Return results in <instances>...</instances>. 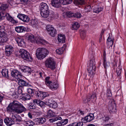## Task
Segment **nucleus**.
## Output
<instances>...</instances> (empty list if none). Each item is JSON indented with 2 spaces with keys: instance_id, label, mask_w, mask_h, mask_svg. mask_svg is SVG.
<instances>
[{
  "instance_id": "f257e3e1",
  "label": "nucleus",
  "mask_w": 126,
  "mask_h": 126,
  "mask_svg": "<svg viewBox=\"0 0 126 126\" xmlns=\"http://www.w3.org/2000/svg\"><path fill=\"white\" fill-rule=\"evenodd\" d=\"M26 110L22 104L18 101L15 100L10 103L7 108V112H13L18 114Z\"/></svg>"
},
{
  "instance_id": "f03ea898",
  "label": "nucleus",
  "mask_w": 126,
  "mask_h": 126,
  "mask_svg": "<svg viewBox=\"0 0 126 126\" xmlns=\"http://www.w3.org/2000/svg\"><path fill=\"white\" fill-rule=\"evenodd\" d=\"M95 64V58L93 56L92 59L90 61L89 64L87 68V70L89 74L88 76L86 75H85V79H89L90 78L92 77V76L95 74L96 67Z\"/></svg>"
},
{
  "instance_id": "7ed1b4c3",
  "label": "nucleus",
  "mask_w": 126,
  "mask_h": 126,
  "mask_svg": "<svg viewBox=\"0 0 126 126\" xmlns=\"http://www.w3.org/2000/svg\"><path fill=\"white\" fill-rule=\"evenodd\" d=\"M49 53V51L44 48H37L36 51V57L38 59L41 60L45 58Z\"/></svg>"
},
{
  "instance_id": "20e7f679",
  "label": "nucleus",
  "mask_w": 126,
  "mask_h": 126,
  "mask_svg": "<svg viewBox=\"0 0 126 126\" xmlns=\"http://www.w3.org/2000/svg\"><path fill=\"white\" fill-rule=\"evenodd\" d=\"M8 7V5L5 4H0V13H2L3 12H4L6 15L4 17L6 16V19L8 21L14 24L16 23V21L14 20L13 18L10 16L8 13H6L5 10Z\"/></svg>"
},
{
  "instance_id": "39448f33",
  "label": "nucleus",
  "mask_w": 126,
  "mask_h": 126,
  "mask_svg": "<svg viewBox=\"0 0 126 126\" xmlns=\"http://www.w3.org/2000/svg\"><path fill=\"white\" fill-rule=\"evenodd\" d=\"M19 55L25 60L27 61H31L32 60V58L30 53L25 50L23 49H20L19 51Z\"/></svg>"
},
{
  "instance_id": "423d86ee",
  "label": "nucleus",
  "mask_w": 126,
  "mask_h": 126,
  "mask_svg": "<svg viewBox=\"0 0 126 126\" xmlns=\"http://www.w3.org/2000/svg\"><path fill=\"white\" fill-rule=\"evenodd\" d=\"M50 78L49 77H47L45 79V84L52 90L57 89L59 87V84L57 83L52 82L49 80Z\"/></svg>"
},
{
  "instance_id": "0eeeda50",
  "label": "nucleus",
  "mask_w": 126,
  "mask_h": 126,
  "mask_svg": "<svg viewBox=\"0 0 126 126\" xmlns=\"http://www.w3.org/2000/svg\"><path fill=\"white\" fill-rule=\"evenodd\" d=\"M45 65L47 67L54 70L55 68V63L54 60L51 58L47 59L45 62Z\"/></svg>"
},
{
  "instance_id": "6e6552de",
  "label": "nucleus",
  "mask_w": 126,
  "mask_h": 126,
  "mask_svg": "<svg viewBox=\"0 0 126 126\" xmlns=\"http://www.w3.org/2000/svg\"><path fill=\"white\" fill-rule=\"evenodd\" d=\"M46 29L48 34L52 37H54L57 34L56 30L51 25H47L46 27Z\"/></svg>"
},
{
  "instance_id": "1a4fd4ad",
  "label": "nucleus",
  "mask_w": 126,
  "mask_h": 126,
  "mask_svg": "<svg viewBox=\"0 0 126 126\" xmlns=\"http://www.w3.org/2000/svg\"><path fill=\"white\" fill-rule=\"evenodd\" d=\"M116 104L114 100L113 99L110 100L109 102L108 105V109L112 113L116 111Z\"/></svg>"
},
{
  "instance_id": "9d476101",
  "label": "nucleus",
  "mask_w": 126,
  "mask_h": 126,
  "mask_svg": "<svg viewBox=\"0 0 126 126\" xmlns=\"http://www.w3.org/2000/svg\"><path fill=\"white\" fill-rule=\"evenodd\" d=\"M16 118V116L13 115L12 118L7 117L5 118L4 122L7 126H11L15 124V119Z\"/></svg>"
},
{
  "instance_id": "9b49d317",
  "label": "nucleus",
  "mask_w": 126,
  "mask_h": 126,
  "mask_svg": "<svg viewBox=\"0 0 126 126\" xmlns=\"http://www.w3.org/2000/svg\"><path fill=\"white\" fill-rule=\"evenodd\" d=\"M35 94L37 98L41 99H44L48 95V93L45 92L36 91Z\"/></svg>"
},
{
  "instance_id": "f8f14e48",
  "label": "nucleus",
  "mask_w": 126,
  "mask_h": 126,
  "mask_svg": "<svg viewBox=\"0 0 126 126\" xmlns=\"http://www.w3.org/2000/svg\"><path fill=\"white\" fill-rule=\"evenodd\" d=\"M94 118L93 114L90 113L89 115H88L83 118L82 119V120L84 123H85L86 122H89L91 121Z\"/></svg>"
},
{
  "instance_id": "ddd939ff",
  "label": "nucleus",
  "mask_w": 126,
  "mask_h": 126,
  "mask_svg": "<svg viewBox=\"0 0 126 126\" xmlns=\"http://www.w3.org/2000/svg\"><path fill=\"white\" fill-rule=\"evenodd\" d=\"M15 30L18 33H21L26 31H29L30 29H28V28L25 27L23 26H19L16 27Z\"/></svg>"
},
{
  "instance_id": "4468645a",
  "label": "nucleus",
  "mask_w": 126,
  "mask_h": 126,
  "mask_svg": "<svg viewBox=\"0 0 126 126\" xmlns=\"http://www.w3.org/2000/svg\"><path fill=\"white\" fill-rule=\"evenodd\" d=\"M5 54L8 56H9L11 55L13 51V47L10 45H7L5 46Z\"/></svg>"
},
{
  "instance_id": "2eb2a0df",
  "label": "nucleus",
  "mask_w": 126,
  "mask_h": 126,
  "mask_svg": "<svg viewBox=\"0 0 126 126\" xmlns=\"http://www.w3.org/2000/svg\"><path fill=\"white\" fill-rule=\"evenodd\" d=\"M17 17L20 19L24 22H27L29 20V18L28 16L24 14H19Z\"/></svg>"
},
{
  "instance_id": "dca6fc26",
  "label": "nucleus",
  "mask_w": 126,
  "mask_h": 126,
  "mask_svg": "<svg viewBox=\"0 0 126 126\" xmlns=\"http://www.w3.org/2000/svg\"><path fill=\"white\" fill-rule=\"evenodd\" d=\"M11 75L13 77L18 79L22 76L21 73L17 70H14L11 72Z\"/></svg>"
},
{
  "instance_id": "f3484780",
  "label": "nucleus",
  "mask_w": 126,
  "mask_h": 126,
  "mask_svg": "<svg viewBox=\"0 0 126 126\" xmlns=\"http://www.w3.org/2000/svg\"><path fill=\"white\" fill-rule=\"evenodd\" d=\"M15 40L19 46L22 47L25 45L24 40L22 38L20 37H17L16 38Z\"/></svg>"
},
{
  "instance_id": "a211bd4d",
  "label": "nucleus",
  "mask_w": 126,
  "mask_h": 126,
  "mask_svg": "<svg viewBox=\"0 0 126 126\" xmlns=\"http://www.w3.org/2000/svg\"><path fill=\"white\" fill-rule=\"evenodd\" d=\"M35 43H36L37 44L45 43L47 44L48 43L45 40H43L41 37L39 36H36L35 37Z\"/></svg>"
},
{
  "instance_id": "6ab92c4d",
  "label": "nucleus",
  "mask_w": 126,
  "mask_h": 126,
  "mask_svg": "<svg viewBox=\"0 0 126 126\" xmlns=\"http://www.w3.org/2000/svg\"><path fill=\"white\" fill-rule=\"evenodd\" d=\"M41 11H44L49 10L47 4L45 3H41L39 6Z\"/></svg>"
},
{
  "instance_id": "aec40b11",
  "label": "nucleus",
  "mask_w": 126,
  "mask_h": 126,
  "mask_svg": "<svg viewBox=\"0 0 126 126\" xmlns=\"http://www.w3.org/2000/svg\"><path fill=\"white\" fill-rule=\"evenodd\" d=\"M60 0H51V4L52 6L58 8L61 4Z\"/></svg>"
},
{
  "instance_id": "412c9836",
  "label": "nucleus",
  "mask_w": 126,
  "mask_h": 126,
  "mask_svg": "<svg viewBox=\"0 0 126 126\" xmlns=\"http://www.w3.org/2000/svg\"><path fill=\"white\" fill-rule=\"evenodd\" d=\"M8 40L7 36L0 35V45H3V43L6 42Z\"/></svg>"
},
{
  "instance_id": "4be33fe9",
  "label": "nucleus",
  "mask_w": 126,
  "mask_h": 126,
  "mask_svg": "<svg viewBox=\"0 0 126 126\" xmlns=\"http://www.w3.org/2000/svg\"><path fill=\"white\" fill-rule=\"evenodd\" d=\"M18 84L21 86H29V84L28 83H26L24 80L18 79Z\"/></svg>"
},
{
  "instance_id": "5701e85b",
  "label": "nucleus",
  "mask_w": 126,
  "mask_h": 126,
  "mask_svg": "<svg viewBox=\"0 0 126 126\" xmlns=\"http://www.w3.org/2000/svg\"><path fill=\"white\" fill-rule=\"evenodd\" d=\"M66 47V45H64L62 47L57 49L56 50V53L59 55L62 54Z\"/></svg>"
},
{
  "instance_id": "b1692460",
  "label": "nucleus",
  "mask_w": 126,
  "mask_h": 126,
  "mask_svg": "<svg viewBox=\"0 0 126 126\" xmlns=\"http://www.w3.org/2000/svg\"><path fill=\"white\" fill-rule=\"evenodd\" d=\"M36 122L40 124H42L45 123L46 121V118L44 117L37 118L36 119Z\"/></svg>"
},
{
  "instance_id": "393cba45",
  "label": "nucleus",
  "mask_w": 126,
  "mask_h": 126,
  "mask_svg": "<svg viewBox=\"0 0 126 126\" xmlns=\"http://www.w3.org/2000/svg\"><path fill=\"white\" fill-rule=\"evenodd\" d=\"M65 37L64 35L60 34L58 36V40L59 42L63 43L65 42Z\"/></svg>"
},
{
  "instance_id": "a878e982",
  "label": "nucleus",
  "mask_w": 126,
  "mask_h": 126,
  "mask_svg": "<svg viewBox=\"0 0 126 126\" xmlns=\"http://www.w3.org/2000/svg\"><path fill=\"white\" fill-rule=\"evenodd\" d=\"M68 122V119H63L61 120L60 122L57 123L56 124L57 126H64Z\"/></svg>"
},
{
  "instance_id": "bb28decb",
  "label": "nucleus",
  "mask_w": 126,
  "mask_h": 126,
  "mask_svg": "<svg viewBox=\"0 0 126 126\" xmlns=\"http://www.w3.org/2000/svg\"><path fill=\"white\" fill-rule=\"evenodd\" d=\"M49 10L44 11H41L40 14L41 16L44 18L47 17L49 15Z\"/></svg>"
},
{
  "instance_id": "cd10ccee",
  "label": "nucleus",
  "mask_w": 126,
  "mask_h": 126,
  "mask_svg": "<svg viewBox=\"0 0 126 126\" xmlns=\"http://www.w3.org/2000/svg\"><path fill=\"white\" fill-rule=\"evenodd\" d=\"M1 73L3 76L6 78L8 77V70L6 68L2 69Z\"/></svg>"
},
{
  "instance_id": "c85d7f7f",
  "label": "nucleus",
  "mask_w": 126,
  "mask_h": 126,
  "mask_svg": "<svg viewBox=\"0 0 126 126\" xmlns=\"http://www.w3.org/2000/svg\"><path fill=\"white\" fill-rule=\"evenodd\" d=\"M0 35H2L4 36L5 35L7 36V35L4 29V27L3 26H0Z\"/></svg>"
},
{
  "instance_id": "c756f323",
  "label": "nucleus",
  "mask_w": 126,
  "mask_h": 126,
  "mask_svg": "<svg viewBox=\"0 0 126 126\" xmlns=\"http://www.w3.org/2000/svg\"><path fill=\"white\" fill-rule=\"evenodd\" d=\"M26 126H32L35 125V123L33 122L32 120H27L24 122Z\"/></svg>"
},
{
  "instance_id": "7c9ffc66",
  "label": "nucleus",
  "mask_w": 126,
  "mask_h": 126,
  "mask_svg": "<svg viewBox=\"0 0 126 126\" xmlns=\"http://www.w3.org/2000/svg\"><path fill=\"white\" fill-rule=\"evenodd\" d=\"M22 70L25 72H27L30 74L32 72L31 69L28 66H25L23 69H22Z\"/></svg>"
},
{
  "instance_id": "2f4dec72",
  "label": "nucleus",
  "mask_w": 126,
  "mask_h": 126,
  "mask_svg": "<svg viewBox=\"0 0 126 126\" xmlns=\"http://www.w3.org/2000/svg\"><path fill=\"white\" fill-rule=\"evenodd\" d=\"M47 116L49 117L55 116L54 112L50 110H49L47 112Z\"/></svg>"
},
{
  "instance_id": "473e14b6",
  "label": "nucleus",
  "mask_w": 126,
  "mask_h": 126,
  "mask_svg": "<svg viewBox=\"0 0 126 126\" xmlns=\"http://www.w3.org/2000/svg\"><path fill=\"white\" fill-rule=\"evenodd\" d=\"M28 39L32 43H35V37H34L33 35L31 34L29 35L28 36Z\"/></svg>"
},
{
  "instance_id": "72a5a7b5",
  "label": "nucleus",
  "mask_w": 126,
  "mask_h": 126,
  "mask_svg": "<svg viewBox=\"0 0 126 126\" xmlns=\"http://www.w3.org/2000/svg\"><path fill=\"white\" fill-rule=\"evenodd\" d=\"M73 2L76 5H82L85 3L84 0H74Z\"/></svg>"
},
{
  "instance_id": "f704fd0d",
  "label": "nucleus",
  "mask_w": 126,
  "mask_h": 126,
  "mask_svg": "<svg viewBox=\"0 0 126 126\" xmlns=\"http://www.w3.org/2000/svg\"><path fill=\"white\" fill-rule=\"evenodd\" d=\"M62 119V118L61 117L57 116L55 118L50 119H49V121L50 123H53L58 120Z\"/></svg>"
},
{
  "instance_id": "c9c22d12",
  "label": "nucleus",
  "mask_w": 126,
  "mask_h": 126,
  "mask_svg": "<svg viewBox=\"0 0 126 126\" xmlns=\"http://www.w3.org/2000/svg\"><path fill=\"white\" fill-rule=\"evenodd\" d=\"M79 27V24L77 22H75L73 25L72 27V30H76Z\"/></svg>"
},
{
  "instance_id": "e433bc0d",
  "label": "nucleus",
  "mask_w": 126,
  "mask_h": 126,
  "mask_svg": "<svg viewBox=\"0 0 126 126\" xmlns=\"http://www.w3.org/2000/svg\"><path fill=\"white\" fill-rule=\"evenodd\" d=\"M31 25L34 27L36 26L37 23L36 20L35 19H32L30 20Z\"/></svg>"
},
{
  "instance_id": "4c0bfd02",
  "label": "nucleus",
  "mask_w": 126,
  "mask_h": 126,
  "mask_svg": "<svg viewBox=\"0 0 126 126\" xmlns=\"http://www.w3.org/2000/svg\"><path fill=\"white\" fill-rule=\"evenodd\" d=\"M122 71V68L120 65H119L118 68L116 70V72L118 76H120L121 75V73Z\"/></svg>"
},
{
  "instance_id": "58836bf2",
  "label": "nucleus",
  "mask_w": 126,
  "mask_h": 126,
  "mask_svg": "<svg viewBox=\"0 0 126 126\" xmlns=\"http://www.w3.org/2000/svg\"><path fill=\"white\" fill-rule=\"evenodd\" d=\"M88 96H89V97L91 99V101H95L96 100V94L95 93V92H94L92 95H88Z\"/></svg>"
},
{
  "instance_id": "ea45409f",
  "label": "nucleus",
  "mask_w": 126,
  "mask_h": 126,
  "mask_svg": "<svg viewBox=\"0 0 126 126\" xmlns=\"http://www.w3.org/2000/svg\"><path fill=\"white\" fill-rule=\"evenodd\" d=\"M65 14L66 16L68 17H74V14L72 11H70L66 12Z\"/></svg>"
},
{
  "instance_id": "a19ab883",
  "label": "nucleus",
  "mask_w": 126,
  "mask_h": 126,
  "mask_svg": "<svg viewBox=\"0 0 126 126\" xmlns=\"http://www.w3.org/2000/svg\"><path fill=\"white\" fill-rule=\"evenodd\" d=\"M18 90H17V93L18 94H22V95H23V94H24L23 93V87L22 86H19L18 87Z\"/></svg>"
},
{
  "instance_id": "79ce46f5",
  "label": "nucleus",
  "mask_w": 126,
  "mask_h": 126,
  "mask_svg": "<svg viewBox=\"0 0 126 126\" xmlns=\"http://www.w3.org/2000/svg\"><path fill=\"white\" fill-rule=\"evenodd\" d=\"M83 125V123L82 122H79L72 124L71 126H82Z\"/></svg>"
},
{
  "instance_id": "37998d69",
  "label": "nucleus",
  "mask_w": 126,
  "mask_h": 126,
  "mask_svg": "<svg viewBox=\"0 0 126 126\" xmlns=\"http://www.w3.org/2000/svg\"><path fill=\"white\" fill-rule=\"evenodd\" d=\"M103 9L101 7L96 8L94 9L93 11L94 12L96 13H99L103 10Z\"/></svg>"
},
{
  "instance_id": "c03bdc74",
  "label": "nucleus",
  "mask_w": 126,
  "mask_h": 126,
  "mask_svg": "<svg viewBox=\"0 0 126 126\" xmlns=\"http://www.w3.org/2000/svg\"><path fill=\"white\" fill-rule=\"evenodd\" d=\"M22 97L25 100H29L30 99V95L27 93H24L23 94Z\"/></svg>"
},
{
  "instance_id": "a18cd8bd",
  "label": "nucleus",
  "mask_w": 126,
  "mask_h": 126,
  "mask_svg": "<svg viewBox=\"0 0 126 126\" xmlns=\"http://www.w3.org/2000/svg\"><path fill=\"white\" fill-rule=\"evenodd\" d=\"M80 36L82 39H84L86 36L85 31L84 30H82L80 32Z\"/></svg>"
},
{
  "instance_id": "49530a36",
  "label": "nucleus",
  "mask_w": 126,
  "mask_h": 126,
  "mask_svg": "<svg viewBox=\"0 0 126 126\" xmlns=\"http://www.w3.org/2000/svg\"><path fill=\"white\" fill-rule=\"evenodd\" d=\"M54 101L52 99H49L47 101L46 103V105L49 106H50V105H51L53 103Z\"/></svg>"
},
{
  "instance_id": "de8ad7c7",
  "label": "nucleus",
  "mask_w": 126,
  "mask_h": 126,
  "mask_svg": "<svg viewBox=\"0 0 126 126\" xmlns=\"http://www.w3.org/2000/svg\"><path fill=\"white\" fill-rule=\"evenodd\" d=\"M56 14L53 11H50L49 13V16L51 18H54Z\"/></svg>"
},
{
  "instance_id": "09e8293b",
  "label": "nucleus",
  "mask_w": 126,
  "mask_h": 126,
  "mask_svg": "<svg viewBox=\"0 0 126 126\" xmlns=\"http://www.w3.org/2000/svg\"><path fill=\"white\" fill-rule=\"evenodd\" d=\"M63 5H66L71 3L72 0H61Z\"/></svg>"
},
{
  "instance_id": "8fccbe9b",
  "label": "nucleus",
  "mask_w": 126,
  "mask_h": 126,
  "mask_svg": "<svg viewBox=\"0 0 126 126\" xmlns=\"http://www.w3.org/2000/svg\"><path fill=\"white\" fill-rule=\"evenodd\" d=\"M90 100L91 99L89 97V96L88 95L87 97H85L84 98L83 100V103H86Z\"/></svg>"
},
{
  "instance_id": "3c124183",
  "label": "nucleus",
  "mask_w": 126,
  "mask_h": 126,
  "mask_svg": "<svg viewBox=\"0 0 126 126\" xmlns=\"http://www.w3.org/2000/svg\"><path fill=\"white\" fill-rule=\"evenodd\" d=\"M28 93L31 94V95L33 96L34 94V93L35 92L34 90H33L31 88H29L28 90Z\"/></svg>"
},
{
  "instance_id": "603ef678",
  "label": "nucleus",
  "mask_w": 126,
  "mask_h": 126,
  "mask_svg": "<svg viewBox=\"0 0 126 126\" xmlns=\"http://www.w3.org/2000/svg\"><path fill=\"white\" fill-rule=\"evenodd\" d=\"M28 108L29 109H35L36 107L35 105H34L32 103L31 104L28 105Z\"/></svg>"
},
{
  "instance_id": "864d4df0",
  "label": "nucleus",
  "mask_w": 126,
  "mask_h": 126,
  "mask_svg": "<svg viewBox=\"0 0 126 126\" xmlns=\"http://www.w3.org/2000/svg\"><path fill=\"white\" fill-rule=\"evenodd\" d=\"M85 9L86 10L85 12H89L91 11V8L90 5H88L85 6Z\"/></svg>"
},
{
  "instance_id": "5fc2aeb1",
  "label": "nucleus",
  "mask_w": 126,
  "mask_h": 126,
  "mask_svg": "<svg viewBox=\"0 0 126 126\" xmlns=\"http://www.w3.org/2000/svg\"><path fill=\"white\" fill-rule=\"evenodd\" d=\"M107 43L108 48L111 49L113 45V42H107Z\"/></svg>"
},
{
  "instance_id": "6e6d98bb",
  "label": "nucleus",
  "mask_w": 126,
  "mask_h": 126,
  "mask_svg": "<svg viewBox=\"0 0 126 126\" xmlns=\"http://www.w3.org/2000/svg\"><path fill=\"white\" fill-rule=\"evenodd\" d=\"M50 105L49 107H50L53 109H55L57 107V104L54 101L53 102V103L51 105Z\"/></svg>"
},
{
  "instance_id": "4d7b16f0",
  "label": "nucleus",
  "mask_w": 126,
  "mask_h": 126,
  "mask_svg": "<svg viewBox=\"0 0 126 126\" xmlns=\"http://www.w3.org/2000/svg\"><path fill=\"white\" fill-rule=\"evenodd\" d=\"M74 17L80 18L81 16V15L80 13H74Z\"/></svg>"
},
{
  "instance_id": "13d9d810",
  "label": "nucleus",
  "mask_w": 126,
  "mask_h": 126,
  "mask_svg": "<svg viewBox=\"0 0 126 126\" xmlns=\"http://www.w3.org/2000/svg\"><path fill=\"white\" fill-rule=\"evenodd\" d=\"M107 95L108 97H110L112 95V93L110 89H107Z\"/></svg>"
},
{
  "instance_id": "bf43d9fd",
  "label": "nucleus",
  "mask_w": 126,
  "mask_h": 126,
  "mask_svg": "<svg viewBox=\"0 0 126 126\" xmlns=\"http://www.w3.org/2000/svg\"><path fill=\"white\" fill-rule=\"evenodd\" d=\"M103 65L104 68L106 69L108 68L110 65V64L109 62H107L103 64Z\"/></svg>"
},
{
  "instance_id": "052dcab7",
  "label": "nucleus",
  "mask_w": 126,
  "mask_h": 126,
  "mask_svg": "<svg viewBox=\"0 0 126 126\" xmlns=\"http://www.w3.org/2000/svg\"><path fill=\"white\" fill-rule=\"evenodd\" d=\"M20 2L18 3L17 4H21L24 5L27 4L28 0H19Z\"/></svg>"
},
{
  "instance_id": "680f3d73",
  "label": "nucleus",
  "mask_w": 126,
  "mask_h": 126,
  "mask_svg": "<svg viewBox=\"0 0 126 126\" xmlns=\"http://www.w3.org/2000/svg\"><path fill=\"white\" fill-rule=\"evenodd\" d=\"M113 38L111 37L109 35V36L107 39V42H113Z\"/></svg>"
},
{
  "instance_id": "e2e57ef3",
  "label": "nucleus",
  "mask_w": 126,
  "mask_h": 126,
  "mask_svg": "<svg viewBox=\"0 0 126 126\" xmlns=\"http://www.w3.org/2000/svg\"><path fill=\"white\" fill-rule=\"evenodd\" d=\"M40 100L38 99H35L34 100H33V102L34 104H36L37 105H38Z\"/></svg>"
},
{
  "instance_id": "0e129e2a",
  "label": "nucleus",
  "mask_w": 126,
  "mask_h": 126,
  "mask_svg": "<svg viewBox=\"0 0 126 126\" xmlns=\"http://www.w3.org/2000/svg\"><path fill=\"white\" fill-rule=\"evenodd\" d=\"M110 119V118L109 116H107L105 117L104 120L106 122L108 121Z\"/></svg>"
},
{
  "instance_id": "69168bd1",
  "label": "nucleus",
  "mask_w": 126,
  "mask_h": 126,
  "mask_svg": "<svg viewBox=\"0 0 126 126\" xmlns=\"http://www.w3.org/2000/svg\"><path fill=\"white\" fill-rule=\"evenodd\" d=\"M44 102L43 101L40 100L38 105L40 106L41 107H42L44 105Z\"/></svg>"
},
{
  "instance_id": "338daca9",
  "label": "nucleus",
  "mask_w": 126,
  "mask_h": 126,
  "mask_svg": "<svg viewBox=\"0 0 126 126\" xmlns=\"http://www.w3.org/2000/svg\"><path fill=\"white\" fill-rule=\"evenodd\" d=\"M105 31V30H104V29H102L101 34H100V36H102L103 35L104 32Z\"/></svg>"
},
{
  "instance_id": "774afa93",
  "label": "nucleus",
  "mask_w": 126,
  "mask_h": 126,
  "mask_svg": "<svg viewBox=\"0 0 126 126\" xmlns=\"http://www.w3.org/2000/svg\"><path fill=\"white\" fill-rule=\"evenodd\" d=\"M28 115L29 117L30 118H32V114H31V113L30 112H29L28 113Z\"/></svg>"
}]
</instances>
